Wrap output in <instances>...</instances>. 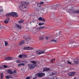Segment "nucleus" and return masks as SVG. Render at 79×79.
Listing matches in <instances>:
<instances>
[{
  "instance_id": "38",
  "label": "nucleus",
  "mask_w": 79,
  "mask_h": 79,
  "mask_svg": "<svg viewBox=\"0 0 79 79\" xmlns=\"http://www.w3.org/2000/svg\"><path fill=\"white\" fill-rule=\"evenodd\" d=\"M57 77H54L52 78V79H57Z\"/></svg>"
},
{
  "instance_id": "27",
  "label": "nucleus",
  "mask_w": 79,
  "mask_h": 79,
  "mask_svg": "<svg viewBox=\"0 0 79 79\" xmlns=\"http://www.w3.org/2000/svg\"><path fill=\"white\" fill-rule=\"evenodd\" d=\"M43 39H44V38L42 36H40L39 37V40H43Z\"/></svg>"
},
{
  "instance_id": "26",
  "label": "nucleus",
  "mask_w": 79,
  "mask_h": 79,
  "mask_svg": "<svg viewBox=\"0 0 79 79\" xmlns=\"http://www.w3.org/2000/svg\"><path fill=\"white\" fill-rule=\"evenodd\" d=\"M17 27H18V28L21 29V26L19 25H17Z\"/></svg>"
},
{
  "instance_id": "48",
  "label": "nucleus",
  "mask_w": 79,
  "mask_h": 79,
  "mask_svg": "<svg viewBox=\"0 0 79 79\" xmlns=\"http://www.w3.org/2000/svg\"><path fill=\"white\" fill-rule=\"evenodd\" d=\"M9 77H12V76H11V75H9Z\"/></svg>"
},
{
  "instance_id": "19",
  "label": "nucleus",
  "mask_w": 79,
  "mask_h": 79,
  "mask_svg": "<svg viewBox=\"0 0 79 79\" xmlns=\"http://www.w3.org/2000/svg\"><path fill=\"white\" fill-rule=\"evenodd\" d=\"M7 71L8 73H9L10 74H12L13 71L11 70H8Z\"/></svg>"
},
{
  "instance_id": "37",
  "label": "nucleus",
  "mask_w": 79,
  "mask_h": 79,
  "mask_svg": "<svg viewBox=\"0 0 79 79\" xmlns=\"http://www.w3.org/2000/svg\"><path fill=\"white\" fill-rule=\"evenodd\" d=\"M15 73H16V71L14 70V71H12V74H15Z\"/></svg>"
},
{
  "instance_id": "18",
  "label": "nucleus",
  "mask_w": 79,
  "mask_h": 79,
  "mask_svg": "<svg viewBox=\"0 0 79 79\" xmlns=\"http://www.w3.org/2000/svg\"><path fill=\"white\" fill-rule=\"evenodd\" d=\"M50 71V68H49L45 69H44L43 70V72H44L45 71Z\"/></svg>"
},
{
  "instance_id": "2",
  "label": "nucleus",
  "mask_w": 79,
  "mask_h": 79,
  "mask_svg": "<svg viewBox=\"0 0 79 79\" xmlns=\"http://www.w3.org/2000/svg\"><path fill=\"white\" fill-rule=\"evenodd\" d=\"M11 16L13 17H18V14L17 13L12 12L11 13H8L6 15V16L7 17Z\"/></svg>"
},
{
  "instance_id": "50",
  "label": "nucleus",
  "mask_w": 79,
  "mask_h": 79,
  "mask_svg": "<svg viewBox=\"0 0 79 79\" xmlns=\"http://www.w3.org/2000/svg\"><path fill=\"white\" fill-rule=\"evenodd\" d=\"M35 77V79H37V77Z\"/></svg>"
},
{
  "instance_id": "41",
  "label": "nucleus",
  "mask_w": 79,
  "mask_h": 79,
  "mask_svg": "<svg viewBox=\"0 0 79 79\" xmlns=\"http://www.w3.org/2000/svg\"><path fill=\"white\" fill-rule=\"evenodd\" d=\"M49 39V37L48 36H47L46 37V39L47 40H48Z\"/></svg>"
},
{
  "instance_id": "54",
  "label": "nucleus",
  "mask_w": 79,
  "mask_h": 79,
  "mask_svg": "<svg viewBox=\"0 0 79 79\" xmlns=\"http://www.w3.org/2000/svg\"><path fill=\"white\" fill-rule=\"evenodd\" d=\"M0 46H1V44H0Z\"/></svg>"
},
{
  "instance_id": "24",
  "label": "nucleus",
  "mask_w": 79,
  "mask_h": 79,
  "mask_svg": "<svg viewBox=\"0 0 79 79\" xmlns=\"http://www.w3.org/2000/svg\"><path fill=\"white\" fill-rule=\"evenodd\" d=\"M37 6L38 7H40L41 6V3H38Z\"/></svg>"
},
{
  "instance_id": "35",
  "label": "nucleus",
  "mask_w": 79,
  "mask_h": 79,
  "mask_svg": "<svg viewBox=\"0 0 79 79\" xmlns=\"http://www.w3.org/2000/svg\"><path fill=\"white\" fill-rule=\"evenodd\" d=\"M23 56L24 57V58H26V57H27V55H25L24 54H23Z\"/></svg>"
},
{
  "instance_id": "6",
  "label": "nucleus",
  "mask_w": 79,
  "mask_h": 79,
  "mask_svg": "<svg viewBox=\"0 0 79 79\" xmlns=\"http://www.w3.org/2000/svg\"><path fill=\"white\" fill-rule=\"evenodd\" d=\"M45 53V51H40L39 50L37 51L36 52V54H37V55H41V54H44V53Z\"/></svg>"
},
{
  "instance_id": "3",
  "label": "nucleus",
  "mask_w": 79,
  "mask_h": 79,
  "mask_svg": "<svg viewBox=\"0 0 79 79\" xmlns=\"http://www.w3.org/2000/svg\"><path fill=\"white\" fill-rule=\"evenodd\" d=\"M45 73H40L35 75L36 76H38L39 77H42L43 76H45Z\"/></svg>"
},
{
  "instance_id": "15",
  "label": "nucleus",
  "mask_w": 79,
  "mask_h": 79,
  "mask_svg": "<svg viewBox=\"0 0 79 79\" xmlns=\"http://www.w3.org/2000/svg\"><path fill=\"white\" fill-rule=\"evenodd\" d=\"M74 43H75V41L71 40L69 41V44H74Z\"/></svg>"
},
{
  "instance_id": "23",
  "label": "nucleus",
  "mask_w": 79,
  "mask_h": 79,
  "mask_svg": "<svg viewBox=\"0 0 79 79\" xmlns=\"http://www.w3.org/2000/svg\"><path fill=\"white\" fill-rule=\"evenodd\" d=\"M25 40L27 41H29L31 40V39L29 38V37H28V38H25Z\"/></svg>"
},
{
  "instance_id": "52",
  "label": "nucleus",
  "mask_w": 79,
  "mask_h": 79,
  "mask_svg": "<svg viewBox=\"0 0 79 79\" xmlns=\"http://www.w3.org/2000/svg\"><path fill=\"white\" fill-rule=\"evenodd\" d=\"M0 68H2V67H0Z\"/></svg>"
},
{
  "instance_id": "45",
  "label": "nucleus",
  "mask_w": 79,
  "mask_h": 79,
  "mask_svg": "<svg viewBox=\"0 0 79 79\" xmlns=\"http://www.w3.org/2000/svg\"><path fill=\"white\" fill-rule=\"evenodd\" d=\"M55 74V73H51V75H53Z\"/></svg>"
},
{
  "instance_id": "47",
  "label": "nucleus",
  "mask_w": 79,
  "mask_h": 79,
  "mask_svg": "<svg viewBox=\"0 0 79 79\" xmlns=\"http://www.w3.org/2000/svg\"><path fill=\"white\" fill-rule=\"evenodd\" d=\"M17 62L18 63H20V61H19V60H18L17 61Z\"/></svg>"
},
{
  "instance_id": "33",
  "label": "nucleus",
  "mask_w": 79,
  "mask_h": 79,
  "mask_svg": "<svg viewBox=\"0 0 79 79\" xmlns=\"http://www.w3.org/2000/svg\"><path fill=\"white\" fill-rule=\"evenodd\" d=\"M44 23H39L38 24V25H39V26H42V25H44Z\"/></svg>"
},
{
  "instance_id": "16",
  "label": "nucleus",
  "mask_w": 79,
  "mask_h": 79,
  "mask_svg": "<svg viewBox=\"0 0 79 79\" xmlns=\"http://www.w3.org/2000/svg\"><path fill=\"white\" fill-rule=\"evenodd\" d=\"M26 1H22L21 2V5H23L24 6H26Z\"/></svg>"
},
{
  "instance_id": "21",
  "label": "nucleus",
  "mask_w": 79,
  "mask_h": 79,
  "mask_svg": "<svg viewBox=\"0 0 79 79\" xmlns=\"http://www.w3.org/2000/svg\"><path fill=\"white\" fill-rule=\"evenodd\" d=\"M51 42H57V40L53 39L51 40Z\"/></svg>"
},
{
  "instance_id": "32",
  "label": "nucleus",
  "mask_w": 79,
  "mask_h": 79,
  "mask_svg": "<svg viewBox=\"0 0 79 79\" xmlns=\"http://www.w3.org/2000/svg\"><path fill=\"white\" fill-rule=\"evenodd\" d=\"M2 67H4V68H6L8 67V66H7L6 65H4V66L2 65Z\"/></svg>"
},
{
  "instance_id": "49",
  "label": "nucleus",
  "mask_w": 79,
  "mask_h": 79,
  "mask_svg": "<svg viewBox=\"0 0 79 79\" xmlns=\"http://www.w3.org/2000/svg\"><path fill=\"white\" fill-rule=\"evenodd\" d=\"M1 28H2V27H1V25H0V29H1Z\"/></svg>"
},
{
  "instance_id": "20",
  "label": "nucleus",
  "mask_w": 79,
  "mask_h": 79,
  "mask_svg": "<svg viewBox=\"0 0 79 79\" xmlns=\"http://www.w3.org/2000/svg\"><path fill=\"white\" fill-rule=\"evenodd\" d=\"M25 65V63H20L18 65V66H24Z\"/></svg>"
},
{
  "instance_id": "53",
  "label": "nucleus",
  "mask_w": 79,
  "mask_h": 79,
  "mask_svg": "<svg viewBox=\"0 0 79 79\" xmlns=\"http://www.w3.org/2000/svg\"><path fill=\"white\" fill-rule=\"evenodd\" d=\"M35 77H34L33 78V79H35Z\"/></svg>"
},
{
  "instance_id": "5",
  "label": "nucleus",
  "mask_w": 79,
  "mask_h": 79,
  "mask_svg": "<svg viewBox=\"0 0 79 79\" xmlns=\"http://www.w3.org/2000/svg\"><path fill=\"white\" fill-rule=\"evenodd\" d=\"M69 12H71L73 13H74V14H76V13H77V14H79V10H78V11L73 10H71V9H70L69 10Z\"/></svg>"
},
{
  "instance_id": "29",
  "label": "nucleus",
  "mask_w": 79,
  "mask_h": 79,
  "mask_svg": "<svg viewBox=\"0 0 79 79\" xmlns=\"http://www.w3.org/2000/svg\"><path fill=\"white\" fill-rule=\"evenodd\" d=\"M31 63H33V64H36V61H31Z\"/></svg>"
},
{
  "instance_id": "17",
  "label": "nucleus",
  "mask_w": 79,
  "mask_h": 79,
  "mask_svg": "<svg viewBox=\"0 0 79 79\" xmlns=\"http://www.w3.org/2000/svg\"><path fill=\"white\" fill-rule=\"evenodd\" d=\"M3 11V8L0 6V15L1 14V13Z\"/></svg>"
},
{
  "instance_id": "46",
  "label": "nucleus",
  "mask_w": 79,
  "mask_h": 79,
  "mask_svg": "<svg viewBox=\"0 0 79 79\" xmlns=\"http://www.w3.org/2000/svg\"><path fill=\"white\" fill-rule=\"evenodd\" d=\"M53 59H52L51 60V63H53Z\"/></svg>"
},
{
  "instance_id": "25",
  "label": "nucleus",
  "mask_w": 79,
  "mask_h": 79,
  "mask_svg": "<svg viewBox=\"0 0 79 79\" xmlns=\"http://www.w3.org/2000/svg\"><path fill=\"white\" fill-rule=\"evenodd\" d=\"M4 43H5V46H7V45H8V42H7V41H4Z\"/></svg>"
},
{
  "instance_id": "51",
  "label": "nucleus",
  "mask_w": 79,
  "mask_h": 79,
  "mask_svg": "<svg viewBox=\"0 0 79 79\" xmlns=\"http://www.w3.org/2000/svg\"><path fill=\"white\" fill-rule=\"evenodd\" d=\"M53 60H54V61H55V59H53Z\"/></svg>"
},
{
  "instance_id": "14",
  "label": "nucleus",
  "mask_w": 79,
  "mask_h": 79,
  "mask_svg": "<svg viewBox=\"0 0 79 79\" xmlns=\"http://www.w3.org/2000/svg\"><path fill=\"white\" fill-rule=\"evenodd\" d=\"M38 20L39 21H45V20L44 19V18H42L41 17H40L39 19Z\"/></svg>"
},
{
  "instance_id": "4",
  "label": "nucleus",
  "mask_w": 79,
  "mask_h": 79,
  "mask_svg": "<svg viewBox=\"0 0 79 79\" xmlns=\"http://www.w3.org/2000/svg\"><path fill=\"white\" fill-rule=\"evenodd\" d=\"M60 31H59V35H58L56 37H55L56 39H59V38H60V39H62L64 38V36L63 35H60Z\"/></svg>"
},
{
  "instance_id": "31",
  "label": "nucleus",
  "mask_w": 79,
  "mask_h": 79,
  "mask_svg": "<svg viewBox=\"0 0 79 79\" xmlns=\"http://www.w3.org/2000/svg\"><path fill=\"white\" fill-rule=\"evenodd\" d=\"M25 4L27 5H29V2L28 1H27L25 2Z\"/></svg>"
},
{
  "instance_id": "8",
  "label": "nucleus",
  "mask_w": 79,
  "mask_h": 79,
  "mask_svg": "<svg viewBox=\"0 0 79 79\" xmlns=\"http://www.w3.org/2000/svg\"><path fill=\"white\" fill-rule=\"evenodd\" d=\"M34 48H33L30 47H24L23 48V49L25 50H33Z\"/></svg>"
},
{
  "instance_id": "22",
  "label": "nucleus",
  "mask_w": 79,
  "mask_h": 79,
  "mask_svg": "<svg viewBox=\"0 0 79 79\" xmlns=\"http://www.w3.org/2000/svg\"><path fill=\"white\" fill-rule=\"evenodd\" d=\"M23 23V20L21 19L19 21V24H21V23Z\"/></svg>"
},
{
  "instance_id": "42",
  "label": "nucleus",
  "mask_w": 79,
  "mask_h": 79,
  "mask_svg": "<svg viewBox=\"0 0 79 79\" xmlns=\"http://www.w3.org/2000/svg\"><path fill=\"white\" fill-rule=\"evenodd\" d=\"M26 79H30V77H27L26 78Z\"/></svg>"
},
{
  "instance_id": "10",
  "label": "nucleus",
  "mask_w": 79,
  "mask_h": 79,
  "mask_svg": "<svg viewBox=\"0 0 79 79\" xmlns=\"http://www.w3.org/2000/svg\"><path fill=\"white\" fill-rule=\"evenodd\" d=\"M74 75H75V72H70L69 74V76H73Z\"/></svg>"
},
{
  "instance_id": "30",
  "label": "nucleus",
  "mask_w": 79,
  "mask_h": 79,
  "mask_svg": "<svg viewBox=\"0 0 79 79\" xmlns=\"http://www.w3.org/2000/svg\"><path fill=\"white\" fill-rule=\"evenodd\" d=\"M23 55H20L19 56H18L19 58H23Z\"/></svg>"
},
{
  "instance_id": "39",
  "label": "nucleus",
  "mask_w": 79,
  "mask_h": 79,
  "mask_svg": "<svg viewBox=\"0 0 79 79\" xmlns=\"http://www.w3.org/2000/svg\"><path fill=\"white\" fill-rule=\"evenodd\" d=\"M6 79H10V77L8 76H6Z\"/></svg>"
},
{
  "instance_id": "36",
  "label": "nucleus",
  "mask_w": 79,
  "mask_h": 79,
  "mask_svg": "<svg viewBox=\"0 0 79 79\" xmlns=\"http://www.w3.org/2000/svg\"><path fill=\"white\" fill-rule=\"evenodd\" d=\"M46 10V9L45 8H43L41 9V10H42V11H45V10Z\"/></svg>"
},
{
  "instance_id": "13",
  "label": "nucleus",
  "mask_w": 79,
  "mask_h": 79,
  "mask_svg": "<svg viewBox=\"0 0 79 79\" xmlns=\"http://www.w3.org/2000/svg\"><path fill=\"white\" fill-rule=\"evenodd\" d=\"M24 43H25L24 41L22 40L19 42V45H23V44H24Z\"/></svg>"
},
{
  "instance_id": "9",
  "label": "nucleus",
  "mask_w": 79,
  "mask_h": 79,
  "mask_svg": "<svg viewBox=\"0 0 79 79\" xmlns=\"http://www.w3.org/2000/svg\"><path fill=\"white\" fill-rule=\"evenodd\" d=\"M45 28V26H43L40 27H39L37 28L36 29L37 30H41V29H43Z\"/></svg>"
},
{
  "instance_id": "12",
  "label": "nucleus",
  "mask_w": 79,
  "mask_h": 79,
  "mask_svg": "<svg viewBox=\"0 0 79 79\" xmlns=\"http://www.w3.org/2000/svg\"><path fill=\"white\" fill-rule=\"evenodd\" d=\"M10 21V18H7L6 19V20L4 21V23H6V24H7V23H8V21Z\"/></svg>"
},
{
  "instance_id": "7",
  "label": "nucleus",
  "mask_w": 79,
  "mask_h": 79,
  "mask_svg": "<svg viewBox=\"0 0 79 79\" xmlns=\"http://www.w3.org/2000/svg\"><path fill=\"white\" fill-rule=\"evenodd\" d=\"M28 66L29 68H30V69H34L35 66V64H29L28 65Z\"/></svg>"
},
{
  "instance_id": "40",
  "label": "nucleus",
  "mask_w": 79,
  "mask_h": 79,
  "mask_svg": "<svg viewBox=\"0 0 79 79\" xmlns=\"http://www.w3.org/2000/svg\"><path fill=\"white\" fill-rule=\"evenodd\" d=\"M67 63H69V64H71V62L69 61H68Z\"/></svg>"
},
{
  "instance_id": "34",
  "label": "nucleus",
  "mask_w": 79,
  "mask_h": 79,
  "mask_svg": "<svg viewBox=\"0 0 79 79\" xmlns=\"http://www.w3.org/2000/svg\"><path fill=\"white\" fill-rule=\"evenodd\" d=\"M1 79H2V78H3L4 75L2 73H1Z\"/></svg>"
},
{
  "instance_id": "44",
  "label": "nucleus",
  "mask_w": 79,
  "mask_h": 79,
  "mask_svg": "<svg viewBox=\"0 0 79 79\" xmlns=\"http://www.w3.org/2000/svg\"><path fill=\"white\" fill-rule=\"evenodd\" d=\"M36 10L38 11H40V10H39V9H38V8Z\"/></svg>"
},
{
  "instance_id": "28",
  "label": "nucleus",
  "mask_w": 79,
  "mask_h": 79,
  "mask_svg": "<svg viewBox=\"0 0 79 79\" xmlns=\"http://www.w3.org/2000/svg\"><path fill=\"white\" fill-rule=\"evenodd\" d=\"M74 64H78V63H79V62L78 61H74Z\"/></svg>"
},
{
  "instance_id": "43",
  "label": "nucleus",
  "mask_w": 79,
  "mask_h": 79,
  "mask_svg": "<svg viewBox=\"0 0 79 79\" xmlns=\"http://www.w3.org/2000/svg\"><path fill=\"white\" fill-rule=\"evenodd\" d=\"M41 3L42 4V5H43L44 3V2H41Z\"/></svg>"
},
{
  "instance_id": "1",
  "label": "nucleus",
  "mask_w": 79,
  "mask_h": 79,
  "mask_svg": "<svg viewBox=\"0 0 79 79\" xmlns=\"http://www.w3.org/2000/svg\"><path fill=\"white\" fill-rule=\"evenodd\" d=\"M19 9L20 11H24L28 10V6H27L20 5L19 6Z\"/></svg>"
},
{
  "instance_id": "11",
  "label": "nucleus",
  "mask_w": 79,
  "mask_h": 79,
  "mask_svg": "<svg viewBox=\"0 0 79 79\" xmlns=\"http://www.w3.org/2000/svg\"><path fill=\"white\" fill-rule=\"evenodd\" d=\"M13 58L11 57H8L5 58V60H7V61H9V60H12Z\"/></svg>"
}]
</instances>
